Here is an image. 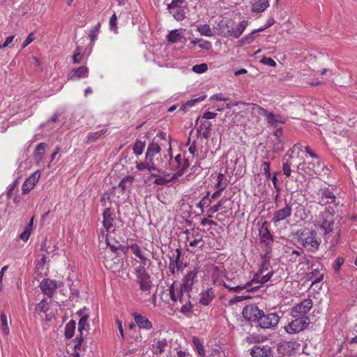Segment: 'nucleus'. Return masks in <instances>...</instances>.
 Masks as SVG:
<instances>
[{"label": "nucleus", "mask_w": 357, "mask_h": 357, "mask_svg": "<svg viewBox=\"0 0 357 357\" xmlns=\"http://www.w3.org/2000/svg\"><path fill=\"white\" fill-rule=\"evenodd\" d=\"M333 212L332 208H326L319 213L314 223L322 235L324 243L328 244L330 248H335L339 244L342 234L339 223L335 222Z\"/></svg>", "instance_id": "f257e3e1"}, {"label": "nucleus", "mask_w": 357, "mask_h": 357, "mask_svg": "<svg viewBox=\"0 0 357 357\" xmlns=\"http://www.w3.org/2000/svg\"><path fill=\"white\" fill-rule=\"evenodd\" d=\"M270 268H271L270 264V257L268 254H266L261 257V265L259 272L255 275L251 282L247 283V285H255L253 287H251L252 290H256L259 289L261 284L269 281L273 276V270L268 271L266 275H263L264 272L269 271Z\"/></svg>", "instance_id": "f03ea898"}, {"label": "nucleus", "mask_w": 357, "mask_h": 357, "mask_svg": "<svg viewBox=\"0 0 357 357\" xmlns=\"http://www.w3.org/2000/svg\"><path fill=\"white\" fill-rule=\"evenodd\" d=\"M169 294L172 301V305H177L178 303L181 305V312L187 313L190 312L192 305L190 301V294L185 292L183 289H175L174 284L169 288Z\"/></svg>", "instance_id": "7ed1b4c3"}, {"label": "nucleus", "mask_w": 357, "mask_h": 357, "mask_svg": "<svg viewBox=\"0 0 357 357\" xmlns=\"http://www.w3.org/2000/svg\"><path fill=\"white\" fill-rule=\"evenodd\" d=\"M298 241L307 251L312 252L317 251L321 244V238L314 230L302 233Z\"/></svg>", "instance_id": "20e7f679"}, {"label": "nucleus", "mask_w": 357, "mask_h": 357, "mask_svg": "<svg viewBox=\"0 0 357 357\" xmlns=\"http://www.w3.org/2000/svg\"><path fill=\"white\" fill-rule=\"evenodd\" d=\"M280 319L278 314L276 312L269 311L265 312L263 311L257 322V326L263 329H275L279 323Z\"/></svg>", "instance_id": "39448f33"}, {"label": "nucleus", "mask_w": 357, "mask_h": 357, "mask_svg": "<svg viewBox=\"0 0 357 357\" xmlns=\"http://www.w3.org/2000/svg\"><path fill=\"white\" fill-rule=\"evenodd\" d=\"M294 318V320L284 327L286 332L289 334L297 333L303 331L310 324V319L307 316H298Z\"/></svg>", "instance_id": "423d86ee"}, {"label": "nucleus", "mask_w": 357, "mask_h": 357, "mask_svg": "<svg viewBox=\"0 0 357 357\" xmlns=\"http://www.w3.org/2000/svg\"><path fill=\"white\" fill-rule=\"evenodd\" d=\"M316 160L317 161L305 160L298 165L297 169L299 172L308 176L317 174L322 169L323 167L319 159Z\"/></svg>", "instance_id": "0eeeda50"}, {"label": "nucleus", "mask_w": 357, "mask_h": 357, "mask_svg": "<svg viewBox=\"0 0 357 357\" xmlns=\"http://www.w3.org/2000/svg\"><path fill=\"white\" fill-rule=\"evenodd\" d=\"M253 109L259 114L265 116L266 118L267 123L271 126L276 127L279 123H284L280 116L276 115L273 112H270L259 105H255Z\"/></svg>", "instance_id": "6e6552de"}, {"label": "nucleus", "mask_w": 357, "mask_h": 357, "mask_svg": "<svg viewBox=\"0 0 357 357\" xmlns=\"http://www.w3.org/2000/svg\"><path fill=\"white\" fill-rule=\"evenodd\" d=\"M262 312L256 305H248L243 307L242 314L246 320L257 323Z\"/></svg>", "instance_id": "1a4fd4ad"}, {"label": "nucleus", "mask_w": 357, "mask_h": 357, "mask_svg": "<svg viewBox=\"0 0 357 357\" xmlns=\"http://www.w3.org/2000/svg\"><path fill=\"white\" fill-rule=\"evenodd\" d=\"M313 306L311 299L307 298L295 305L291 310L293 317L305 316Z\"/></svg>", "instance_id": "9d476101"}, {"label": "nucleus", "mask_w": 357, "mask_h": 357, "mask_svg": "<svg viewBox=\"0 0 357 357\" xmlns=\"http://www.w3.org/2000/svg\"><path fill=\"white\" fill-rule=\"evenodd\" d=\"M62 284V282H56L50 279H43L40 283L42 292L48 297H52L56 289Z\"/></svg>", "instance_id": "9b49d317"}, {"label": "nucleus", "mask_w": 357, "mask_h": 357, "mask_svg": "<svg viewBox=\"0 0 357 357\" xmlns=\"http://www.w3.org/2000/svg\"><path fill=\"white\" fill-rule=\"evenodd\" d=\"M292 205L284 200V206L276 211L272 218V222L275 224L280 222L291 215Z\"/></svg>", "instance_id": "f8f14e48"}, {"label": "nucleus", "mask_w": 357, "mask_h": 357, "mask_svg": "<svg viewBox=\"0 0 357 357\" xmlns=\"http://www.w3.org/2000/svg\"><path fill=\"white\" fill-rule=\"evenodd\" d=\"M198 270L194 268L192 271H189L182 279L181 287L185 292L190 294L192 287L196 281Z\"/></svg>", "instance_id": "ddd939ff"}, {"label": "nucleus", "mask_w": 357, "mask_h": 357, "mask_svg": "<svg viewBox=\"0 0 357 357\" xmlns=\"http://www.w3.org/2000/svg\"><path fill=\"white\" fill-rule=\"evenodd\" d=\"M319 193L321 195L319 204L322 206L326 205L328 204H334L335 205H337L336 202V197L334 195L333 192L327 187L321 188L319 190Z\"/></svg>", "instance_id": "4468645a"}, {"label": "nucleus", "mask_w": 357, "mask_h": 357, "mask_svg": "<svg viewBox=\"0 0 357 357\" xmlns=\"http://www.w3.org/2000/svg\"><path fill=\"white\" fill-rule=\"evenodd\" d=\"M103 263L106 268L114 273L119 272L121 269L123 264V262L116 256L113 258L112 257V255L105 257Z\"/></svg>", "instance_id": "2eb2a0df"}, {"label": "nucleus", "mask_w": 357, "mask_h": 357, "mask_svg": "<svg viewBox=\"0 0 357 357\" xmlns=\"http://www.w3.org/2000/svg\"><path fill=\"white\" fill-rule=\"evenodd\" d=\"M89 314H84L79 319L78 323V331L79 332V336L76 337V341L77 344H75V348L77 347H80L82 342L84 340L83 337V331H87L89 327V324L88 323Z\"/></svg>", "instance_id": "dca6fc26"}, {"label": "nucleus", "mask_w": 357, "mask_h": 357, "mask_svg": "<svg viewBox=\"0 0 357 357\" xmlns=\"http://www.w3.org/2000/svg\"><path fill=\"white\" fill-rule=\"evenodd\" d=\"M40 176L39 171H36L25 180L22 188L23 194H27L34 188Z\"/></svg>", "instance_id": "f3484780"}, {"label": "nucleus", "mask_w": 357, "mask_h": 357, "mask_svg": "<svg viewBox=\"0 0 357 357\" xmlns=\"http://www.w3.org/2000/svg\"><path fill=\"white\" fill-rule=\"evenodd\" d=\"M272 354L271 347L268 345H255L250 349V354L252 357H268Z\"/></svg>", "instance_id": "a211bd4d"}, {"label": "nucleus", "mask_w": 357, "mask_h": 357, "mask_svg": "<svg viewBox=\"0 0 357 357\" xmlns=\"http://www.w3.org/2000/svg\"><path fill=\"white\" fill-rule=\"evenodd\" d=\"M103 225L107 231L114 230L113 222L114 220L115 214L112 212V209L108 207L105 209L103 213Z\"/></svg>", "instance_id": "6ab92c4d"}, {"label": "nucleus", "mask_w": 357, "mask_h": 357, "mask_svg": "<svg viewBox=\"0 0 357 357\" xmlns=\"http://www.w3.org/2000/svg\"><path fill=\"white\" fill-rule=\"evenodd\" d=\"M259 234L261 241L266 245H268L273 240V237L268 229V222L266 221H264L259 229Z\"/></svg>", "instance_id": "aec40b11"}, {"label": "nucleus", "mask_w": 357, "mask_h": 357, "mask_svg": "<svg viewBox=\"0 0 357 357\" xmlns=\"http://www.w3.org/2000/svg\"><path fill=\"white\" fill-rule=\"evenodd\" d=\"M132 316L135 324L139 326V328L145 330H150L153 328L151 321H149L146 316H142L137 313H133Z\"/></svg>", "instance_id": "412c9836"}, {"label": "nucleus", "mask_w": 357, "mask_h": 357, "mask_svg": "<svg viewBox=\"0 0 357 357\" xmlns=\"http://www.w3.org/2000/svg\"><path fill=\"white\" fill-rule=\"evenodd\" d=\"M172 165L177 170L184 172L189 167L190 163L187 158H185L181 154H178L175 158L174 161L172 162Z\"/></svg>", "instance_id": "4be33fe9"}, {"label": "nucleus", "mask_w": 357, "mask_h": 357, "mask_svg": "<svg viewBox=\"0 0 357 357\" xmlns=\"http://www.w3.org/2000/svg\"><path fill=\"white\" fill-rule=\"evenodd\" d=\"M161 146H165V144L162 143L160 144L159 142L154 140L150 143L146 149V159L153 158L155 154L160 153L161 150Z\"/></svg>", "instance_id": "5701e85b"}, {"label": "nucleus", "mask_w": 357, "mask_h": 357, "mask_svg": "<svg viewBox=\"0 0 357 357\" xmlns=\"http://www.w3.org/2000/svg\"><path fill=\"white\" fill-rule=\"evenodd\" d=\"M199 303L203 305H209L215 298V292L212 288H208L199 295Z\"/></svg>", "instance_id": "b1692460"}, {"label": "nucleus", "mask_w": 357, "mask_h": 357, "mask_svg": "<svg viewBox=\"0 0 357 357\" xmlns=\"http://www.w3.org/2000/svg\"><path fill=\"white\" fill-rule=\"evenodd\" d=\"M82 77H88V68L86 66L73 69L68 74V79H79Z\"/></svg>", "instance_id": "393cba45"}, {"label": "nucleus", "mask_w": 357, "mask_h": 357, "mask_svg": "<svg viewBox=\"0 0 357 357\" xmlns=\"http://www.w3.org/2000/svg\"><path fill=\"white\" fill-rule=\"evenodd\" d=\"M269 6V0H257L252 3L251 10L254 13H262Z\"/></svg>", "instance_id": "a878e982"}, {"label": "nucleus", "mask_w": 357, "mask_h": 357, "mask_svg": "<svg viewBox=\"0 0 357 357\" xmlns=\"http://www.w3.org/2000/svg\"><path fill=\"white\" fill-rule=\"evenodd\" d=\"M137 282L139 284L140 289L143 291H149L151 288V282L150 275L149 274L137 278Z\"/></svg>", "instance_id": "bb28decb"}, {"label": "nucleus", "mask_w": 357, "mask_h": 357, "mask_svg": "<svg viewBox=\"0 0 357 357\" xmlns=\"http://www.w3.org/2000/svg\"><path fill=\"white\" fill-rule=\"evenodd\" d=\"M47 147V144L45 142L40 143L37 146L34 151L33 158L36 162H40L42 161L43 158V155L45 152V149Z\"/></svg>", "instance_id": "cd10ccee"}, {"label": "nucleus", "mask_w": 357, "mask_h": 357, "mask_svg": "<svg viewBox=\"0 0 357 357\" xmlns=\"http://www.w3.org/2000/svg\"><path fill=\"white\" fill-rule=\"evenodd\" d=\"M247 26L248 21L243 20L240 22L235 29H232L231 31H229L230 36H233L235 38H239L245 31Z\"/></svg>", "instance_id": "c85d7f7f"}, {"label": "nucleus", "mask_w": 357, "mask_h": 357, "mask_svg": "<svg viewBox=\"0 0 357 357\" xmlns=\"http://www.w3.org/2000/svg\"><path fill=\"white\" fill-rule=\"evenodd\" d=\"M307 280H313L312 284L319 283L324 279V274L320 273V270L319 268H316L313 269L311 272L307 273Z\"/></svg>", "instance_id": "c756f323"}, {"label": "nucleus", "mask_w": 357, "mask_h": 357, "mask_svg": "<svg viewBox=\"0 0 357 357\" xmlns=\"http://www.w3.org/2000/svg\"><path fill=\"white\" fill-rule=\"evenodd\" d=\"M167 3V8L169 10H175L178 8H187V3L185 0H172L168 3V0H165Z\"/></svg>", "instance_id": "7c9ffc66"}, {"label": "nucleus", "mask_w": 357, "mask_h": 357, "mask_svg": "<svg viewBox=\"0 0 357 357\" xmlns=\"http://www.w3.org/2000/svg\"><path fill=\"white\" fill-rule=\"evenodd\" d=\"M56 249V247L54 245H52L51 241H49L47 238L43 240L40 248L41 251L46 252L48 255L50 253L54 252Z\"/></svg>", "instance_id": "2f4dec72"}, {"label": "nucleus", "mask_w": 357, "mask_h": 357, "mask_svg": "<svg viewBox=\"0 0 357 357\" xmlns=\"http://www.w3.org/2000/svg\"><path fill=\"white\" fill-rule=\"evenodd\" d=\"M76 322L74 320H70L66 324L65 326V337L67 339L71 338L75 333Z\"/></svg>", "instance_id": "473e14b6"}, {"label": "nucleus", "mask_w": 357, "mask_h": 357, "mask_svg": "<svg viewBox=\"0 0 357 357\" xmlns=\"http://www.w3.org/2000/svg\"><path fill=\"white\" fill-rule=\"evenodd\" d=\"M186 8H178L175 10H169V13L173 15L174 18L177 21H181L185 18V10Z\"/></svg>", "instance_id": "72a5a7b5"}, {"label": "nucleus", "mask_w": 357, "mask_h": 357, "mask_svg": "<svg viewBox=\"0 0 357 357\" xmlns=\"http://www.w3.org/2000/svg\"><path fill=\"white\" fill-rule=\"evenodd\" d=\"M222 285L226 289H227L229 291L236 292V293L240 292L241 291L244 290V289H248L250 287H252V286H248L247 284L243 286H241V285L232 286V284H229L223 281H222Z\"/></svg>", "instance_id": "f704fd0d"}, {"label": "nucleus", "mask_w": 357, "mask_h": 357, "mask_svg": "<svg viewBox=\"0 0 357 357\" xmlns=\"http://www.w3.org/2000/svg\"><path fill=\"white\" fill-rule=\"evenodd\" d=\"M146 143L140 139H137L133 145L132 150L136 155H141L145 148Z\"/></svg>", "instance_id": "c9c22d12"}, {"label": "nucleus", "mask_w": 357, "mask_h": 357, "mask_svg": "<svg viewBox=\"0 0 357 357\" xmlns=\"http://www.w3.org/2000/svg\"><path fill=\"white\" fill-rule=\"evenodd\" d=\"M197 30L201 33V35L208 37H211L213 36V32L212 31L211 27L208 24H200L197 26Z\"/></svg>", "instance_id": "e433bc0d"}, {"label": "nucleus", "mask_w": 357, "mask_h": 357, "mask_svg": "<svg viewBox=\"0 0 357 357\" xmlns=\"http://www.w3.org/2000/svg\"><path fill=\"white\" fill-rule=\"evenodd\" d=\"M181 38L182 36L178 29H174L170 31L167 36V39L169 42H171L172 43L180 41Z\"/></svg>", "instance_id": "4c0bfd02"}, {"label": "nucleus", "mask_w": 357, "mask_h": 357, "mask_svg": "<svg viewBox=\"0 0 357 357\" xmlns=\"http://www.w3.org/2000/svg\"><path fill=\"white\" fill-rule=\"evenodd\" d=\"M167 346V341L166 339L163 338V339L158 340L155 344V353L157 354H161L162 353H163L165 351Z\"/></svg>", "instance_id": "58836bf2"}, {"label": "nucleus", "mask_w": 357, "mask_h": 357, "mask_svg": "<svg viewBox=\"0 0 357 357\" xmlns=\"http://www.w3.org/2000/svg\"><path fill=\"white\" fill-rule=\"evenodd\" d=\"M176 255L173 253V261L176 266H177V271H182V262L181 261V250L180 248H177L175 250Z\"/></svg>", "instance_id": "ea45409f"}, {"label": "nucleus", "mask_w": 357, "mask_h": 357, "mask_svg": "<svg viewBox=\"0 0 357 357\" xmlns=\"http://www.w3.org/2000/svg\"><path fill=\"white\" fill-rule=\"evenodd\" d=\"M211 123L208 121H204L201 123L199 129L203 130L202 136L205 139L209 137V130H211Z\"/></svg>", "instance_id": "a19ab883"}, {"label": "nucleus", "mask_w": 357, "mask_h": 357, "mask_svg": "<svg viewBox=\"0 0 357 357\" xmlns=\"http://www.w3.org/2000/svg\"><path fill=\"white\" fill-rule=\"evenodd\" d=\"M132 177H124L119 183V187L121 188L122 192H124L132 183Z\"/></svg>", "instance_id": "79ce46f5"}, {"label": "nucleus", "mask_w": 357, "mask_h": 357, "mask_svg": "<svg viewBox=\"0 0 357 357\" xmlns=\"http://www.w3.org/2000/svg\"><path fill=\"white\" fill-rule=\"evenodd\" d=\"M274 151L278 152L283 150V143L280 137H273L271 139Z\"/></svg>", "instance_id": "37998d69"}, {"label": "nucleus", "mask_w": 357, "mask_h": 357, "mask_svg": "<svg viewBox=\"0 0 357 357\" xmlns=\"http://www.w3.org/2000/svg\"><path fill=\"white\" fill-rule=\"evenodd\" d=\"M206 96H202L197 98L188 100V102H186L184 105H183L181 107V109L185 111L188 107H190L195 105V103L199 102L204 100L206 98Z\"/></svg>", "instance_id": "c03bdc74"}, {"label": "nucleus", "mask_w": 357, "mask_h": 357, "mask_svg": "<svg viewBox=\"0 0 357 357\" xmlns=\"http://www.w3.org/2000/svg\"><path fill=\"white\" fill-rule=\"evenodd\" d=\"M255 34V33H253V31H252L251 33L245 36L243 38H242L238 41L239 45L242 46V45H246V44L251 43L252 41H254V40L256 38Z\"/></svg>", "instance_id": "a18cd8bd"}, {"label": "nucleus", "mask_w": 357, "mask_h": 357, "mask_svg": "<svg viewBox=\"0 0 357 357\" xmlns=\"http://www.w3.org/2000/svg\"><path fill=\"white\" fill-rule=\"evenodd\" d=\"M1 321L3 333L6 335L9 334L10 330L8 325L7 317L4 313L1 314Z\"/></svg>", "instance_id": "49530a36"}, {"label": "nucleus", "mask_w": 357, "mask_h": 357, "mask_svg": "<svg viewBox=\"0 0 357 357\" xmlns=\"http://www.w3.org/2000/svg\"><path fill=\"white\" fill-rule=\"evenodd\" d=\"M106 132H107V130L102 129L97 132H91L88 135V142H92L96 141L97 139H98L102 135L105 134Z\"/></svg>", "instance_id": "de8ad7c7"}, {"label": "nucleus", "mask_w": 357, "mask_h": 357, "mask_svg": "<svg viewBox=\"0 0 357 357\" xmlns=\"http://www.w3.org/2000/svg\"><path fill=\"white\" fill-rule=\"evenodd\" d=\"M192 341H193V344L195 346V348H196L199 355L201 356H204L205 352H204V347L201 344L199 340L195 337H193Z\"/></svg>", "instance_id": "09e8293b"}, {"label": "nucleus", "mask_w": 357, "mask_h": 357, "mask_svg": "<svg viewBox=\"0 0 357 357\" xmlns=\"http://www.w3.org/2000/svg\"><path fill=\"white\" fill-rule=\"evenodd\" d=\"M208 69V66L206 63H201V64H197L192 66V70L193 72L196 73H203L206 72Z\"/></svg>", "instance_id": "8fccbe9b"}, {"label": "nucleus", "mask_w": 357, "mask_h": 357, "mask_svg": "<svg viewBox=\"0 0 357 357\" xmlns=\"http://www.w3.org/2000/svg\"><path fill=\"white\" fill-rule=\"evenodd\" d=\"M130 247L131 251L137 257L140 258L144 255L140 247L137 243H132Z\"/></svg>", "instance_id": "3c124183"}, {"label": "nucleus", "mask_w": 357, "mask_h": 357, "mask_svg": "<svg viewBox=\"0 0 357 357\" xmlns=\"http://www.w3.org/2000/svg\"><path fill=\"white\" fill-rule=\"evenodd\" d=\"M47 301L46 298H43L39 303L36 306V310L38 312H46L47 311Z\"/></svg>", "instance_id": "603ef678"}, {"label": "nucleus", "mask_w": 357, "mask_h": 357, "mask_svg": "<svg viewBox=\"0 0 357 357\" xmlns=\"http://www.w3.org/2000/svg\"><path fill=\"white\" fill-rule=\"evenodd\" d=\"M344 263V259L341 257H338L336 258V259L334 261L333 264V269L335 273H339L340 267Z\"/></svg>", "instance_id": "864d4df0"}, {"label": "nucleus", "mask_w": 357, "mask_h": 357, "mask_svg": "<svg viewBox=\"0 0 357 357\" xmlns=\"http://www.w3.org/2000/svg\"><path fill=\"white\" fill-rule=\"evenodd\" d=\"M282 171H283L284 174L287 177H289L291 176V163H289L287 160L286 162H283Z\"/></svg>", "instance_id": "5fc2aeb1"}, {"label": "nucleus", "mask_w": 357, "mask_h": 357, "mask_svg": "<svg viewBox=\"0 0 357 357\" xmlns=\"http://www.w3.org/2000/svg\"><path fill=\"white\" fill-rule=\"evenodd\" d=\"M135 273L137 278L143 276L148 274L145 267L143 265H139L135 269Z\"/></svg>", "instance_id": "6e6d98bb"}, {"label": "nucleus", "mask_w": 357, "mask_h": 357, "mask_svg": "<svg viewBox=\"0 0 357 357\" xmlns=\"http://www.w3.org/2000/svg\"><path fill=\"white\" fill-rule=\"evenodd\" d=\"M151 176L156 177L155 180L154 181V183L156 185H165L169 182V181L165 178V177L158 176L154 174H151Z\"/></svg>", "instance_id": "4d7b16f0"}, {"label": "nucleus", "mask_w": 357, "mask_h": 357, "mask_svg": "<svg viewBox=\"0 0 357 357\" xmlns=\"http://www.w3.org/2000/svg\"><path fill=\"white\" fill-rule=\"evenodd\" d=\"M146 169H148L149 172L157 170L158 171V168L156 167V165L153 162V158H149L146 159Z\"/></svg>", "instance_id": "13d9d810"}, {"label": "nucleus", "mask_w": 357, "mask_h": 357, "mask_svg": "<svg viewBox=\"0 0 357 357\" xmlns=\"http://www.w3.org/2000/svg\"><path fill=\"white\" fill-rule=\"evenodd\" d=\"M261 63L271 67H275L276 66L275 61L271 57L264 56L261 60Z\"/></svg>", "instance_id": "bf43d9fd"}, {"label": "nucleus", "mask_w": 357, "mask_h": 357, "mask_svg": "<svg viewBox=\"0 0 357 357\" xmlns=\"http://www.w3.org/2000/svg\"><path fill=\"white\" fill-rule=\"evenodd\" d=\"M166 133H165L164 132H160L156 137L157 139H160V140H162L165 142V144H168L169 146V150L171 151L172 150V147H171V143H170V140H167L166 139Z\"/></svg>", "instance_id": "052dcab7"}, {"label": "nucleus", "mask_w": 357, "mask_h": 357, "mask_svg": "<svg viewBox=\"0 0 357 357\" xmlns=\"http://www.w3.org/2000/svg\"><path fill=\"white\" fill-rule=\"evenodd\" d=\"M209 192L207 193V195L202 199V200L198 204V206L200 208H204L205 206H208L211 204V201L208 199V195Z\"/></svg>", "instance_id": "680f3d73"}, {"label": "nucleus", "mask_w": 357, "mask_h": 357, "mask_svg": "<svg viewBox=\"0 0 357 357\" xmlns=\"http://www.w3.org/2000/svg\"><path fill=\"white\" fill-rule=\"evenodd\" d=\"M210 100H215L219 101H226L229 100V98L222 95V93H215L213 96H211Z\"/></svg>", "instance_id": "e2e57ef3"}, {"label": "nucleus", "mask_w": 357, "mask_h": 357, "mask_svg": "<svg viewBox=\"0 0 357 357\" xmlns=\"http://www.w3.org/2000/svg\"><path fill=\"white\" fill-rule=\"evenodd\" d=\"M31 230H30L28 228L25 227L24 231L22 233H21V234L20 235V238L22 240L26 241L29 239V236L31 234Z\"/></svg>", "instance_id": "0e129e2a"}, {"label": "nucleus", "mask_w": 357, "mask_h": 357, "mask_svg": "<svg viewBox=\"0 0 357 357\" xmlns=\"http://www.w3.org/2000/svg\"><path fill=\"white\" fill-rule=\"evenodd\" d=\"M100 25V23H98V24L90 31L89 37L91 38V40H94L96 39Z\"/></svg>", "instance_id": "69168bd1"}, {"label": "nucleus", "mask_w": 357, "mask_h": 357, "mask_svg": "<svg viewBox=\"0 0 357 357\" xmlns=\"http://www.w3.org/2000/svg\"><path fill=\"white\" fill-rule=\"evenodd\" d=\"M34 39L35 38L33 37V33H29L22 44V48H24L27 45H29L33 41Z\"/></svg>", "instance_id": "338daca9"}, {"label": "nucleus", "mask_w": 357, "mask_h": 357, "mask_svg": "<svg viewBox=\"0 0 357 357\" xmlns=\"http://www.w3.org/2000/svg\"><path fill=\"white\" fill-rule=\"evenodd\" d=\"M199 47L203 50H209L211 49V43L209 41L205 40V41H201V43L199 44Z\"/></svg>", "instance_id": "774afa93"}]
</instances>
